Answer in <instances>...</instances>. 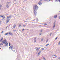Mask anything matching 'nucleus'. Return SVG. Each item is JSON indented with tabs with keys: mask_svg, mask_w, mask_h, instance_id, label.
Masks as SVG:
<instances>
[{
	"mask_svg": "<svg viewBox=\"0 0 60 60\" xmlns=\"http://www.w3.org/2000/svg\"><path fill=\"white\" fill-rule=\"evenodd\" d=\"M38 7L37 5L35 6L34 7L33 9L34 11V14L35 15H36L37 14V13L35 11L38 10Z\"/></svg>",
	"mask_w": 60,
	"mask_h": 60,
	"instance_id": "obj_1",
	"label": "nucleus"
},
{
	"mask_svg": "<svg viewBox=\"0 0 60 60\" xmlns=\"http://www.w3.org/2000/svg\"><path fill=\"white\" fill-rule=\"evenodd\" d=\"M2 42L3 44H5L6 46H7L8 45V42L6 41V39H4L3 41H2Z\"/></svg>",
	"mask_w": 60,
	"mask_h": 60,
	"instance_id": "obj_2",
	"label": "nucleus"
},
{
	"mask_svg": "<svg viewBox=\"0 0 60 60\" xmlns=\"http://www.w3.org/2000/svg\"><path fill=\"white\" fill-rule=\"evenodd\" d=\"M10 20V19H7L6 21V23H8L9 22V21Z\"/></svg>",
	"mask_w": 60,
	"mask_h": 60,
	"instance_id": "obj_3",
	"label": "nucleus"
},
{
	"mask_svg": "<svg viewBox=\"0 0 60 60\" xmlns=\"http://www.w3.org/2000/svg\"><path fill=\"white\" fill-rule=\"evenodd\" d=\"M0 17H1L3 18V19H4L5 18V17H4V15H0Z\"/></svg>",
	"mask_w": 60,
	"mask_h": 60,
	"instance_id": "obj_4",
	"label": "nucleus"
},
{
	"mask_svg": "<svg viewBox=\"0 0 60 60\" xmlns=\"http://www.w3.org/2000/svg\"><path fill=\"white\" fill-rule=\"evenodd\" d=\"M3 39H4L3 38H1L0 41V42H2V41H3Z\"/></svg>",
	"mask_w": 60,
	"mask_h": 60,
	"instance_id": "obj_5",
	"label": "nucleus"
},
{
	"mask_svg": "<svg viewBox=\"0 0 60 60\" xmlns=\"http://www.w3.org/2000/svg\"><path fill=\"white\" fill-rule=\"evenodd\" d=\"M16 26V25H15V24H14L13 26V27L12 28V29H13V28H15Z\"/></svg>",
	"mask_w": 60,
	"mask_h": 60,
	"instance_id": "obj_6",
	"label": "nucleus"
},
{
	"mask_svg": "<svg viewBox=\"0 0 60 60\" xmlns=\"http://www.w3.org/2000/svg\"><path fill=\"white\" fill-rule=\"evenodd\" d=\"M54 18L55 19H56L57 18V15H55L54 16Z\"/></svg>",
	"mask_w": 60,
	"mask_h": 60,
	"instance_id": "obj_7",
	"label": "nucleus"
},
{
	"mask_svg": "<svg viewBox=\"0 0 60 60\" xmlns=\"http://www.w3.org/2000/svg\"><path fill=\"white\" fill-rule=\"evenodd\" d=\"M9 34H10V35H13V34H12V33H11V32L9 33Z\"/></svg>",
	"mask_w": 60,
	"mask_h": 60,
	"instance_id": "obj_8",
	"label": "nucleus"
},
{
	"mask_svg": "<svg viewBox=\"0 0 60 60\" xmlns=\"http://www.w3.org/2000/svg\"><path fill=\"white\" fill-rule=\"evenodd\" d=\"M41 51H40L38 53V56H39V55H40V54H41Z\"/></svg>",
	"mask_w": 60,
	"mask_h": 60,
	"instance_id": "obj_9",
	"label": "nucleus"
},
{
	"mask_svg": "<svg viewBox=\"0 0 60 60\" xmlns=\"http://www.w3.org/2000/svg\"><path fill=\"white\" fill-rule=\"evenodd\" d=\"M2 45H3V44H2V43H0V46H2Z\"/></svg>",
	"mask_w": 60,
	"mask_h": 60,
	"instance_id": "obj_10",
	"label": "nucleus"
},
{
	"mask_svg": "<svg viewBox=\"0 0 60 60\" xmlns=\"http://www.w3.org/2000/svg\"><path fill=\"white\" fill-rule=\"evenodd\" d=\"M39 49L38 48L36 49V51L37 52H38V51H39Z\"/></svg>",
	"mask_w": 60,
	"mask_h": 60,
	"instance_id": "obj_11",
	"label": "nucleus"
},
{
	"mask_svg": "<svg viewBox=\"0 0 60 60\" xmlns=\"http://www.w3.org/2000/svg\"><path fill=\"white\" fill-rule=\"evenodd\" d=\"M55 23H54V26H53V28H54V27H55Z\"/></svg>",
	"mask_w": 60,
	"mask_h": 60,
	"instance_id": "obj_12",
	"label": "nucleus"
},
{
	"mask_svg": "<svg viewBox=\"0 0 60 60\" xmlns=\"http://www.w3.org/2000/svg\"><path fill=\"white\" fill-rule=\"evenodd\" d=\"M6 7L7 8H8L9 7V6L8 5H7L6 6Z\"/></svg>",
	"mask_w": 60,
	"mask_h": 60,
	"instance_id": "obj_13",
	"label": "nucleus"
},
{
	"mask_svg": "<svg viewBox=\"0 0 60 60\" xmlns=\"http://www.w3.org/2000/svg\"><path fill=\"white\" fill-rule=\"evenodd\" d=\"M60 45V42H59V43L58 44V45Z\"/></svg>",
	"mask_w": 60,
	"mask_h": 60,
	"instance_id": "obj_14",
	"label": "nucleus"
},
{
	"mask_svg": "<svg viewBox=\"0 0 60 60\" xmlns=\"http://www.w3.org/2000/svg\"><path fill=\"white\" fill-rule=\"evenodd\" d=\"M8 34H9L8 33H7L6 34H5V35H8Z\"/></svg>",
	"mask_w": 60,
	"mask_h": 60,
	"instance_id": "obj_15",
	"label": "nucleus"
},
{
	"mask_svg": "<svg viewBox=\"0 0 60 60\" xmlns=\"http://www.w3.org/2000/svg\"><path fill=\"white\" fill-rule=\"evenodd\" d=\"M13 48V46L12 45L11 46V49H12Z\"/></svg>",
	"mask_w": 60,
	"mask_h": 60,
	"instance_id": "obj_16",
	"label": "nucleus"
},
{
	"mask_svg": "<svg viewBox=\"0 0 60 60\" xmlns=\"http://www.w3.org/2000/svg\"><path fill=\"white\" fill-rule=\"evenodd\" d=\"M43 59H44V60H46V59L44 57L43 58Z\"/></svg>",
	"mask_w": 60,
	"mask_h": 60,
	"instance_id": "obj_17",
	"label": "nucleus"
},
{
	"mask_svg": "<svg viewBox=\"0 0 60 60\" xmlns=\"http://www.w3.org/2000/svg\"><path fill=\"white\" fill-rule=\"evenodd\" d=\"M11 45V43H9V46Z\"/></svg>",
	"mask_w": 60,
	"mask_h": 60,
	"instance_id": "obj_18",
	"label": "nucleus"
},
{
	"mask_svg": "<svg viewBox=\"0 0 60 60\" xmlns=\"http://www.w3.org/2000/svg\"><path fill=\"white\" fill-rule=\"evenodd\" d=\"M44 25H45V26H46V25H47V24L45 23V24H44Z\"/></svg>",
	"mask_w": 60,
	"mask_h": 60,
	"instance_id": "obj_19",
	"label": "nucleus"
},
{
	"mask_svg": "<svg viewBox=\"0 0 60 60\" xmlns=\"http://www.w3.org/2000/svg\"><path fill=\"white\" fill-rule=\"evenodd\" d=\"M58 0H55V2H57V1H58Z\"/></svg>",
	"mask_w": 60,
	"mask_h": 60,
	"instance_id": "obj_20",
	"label": "nucleus"
},
{
	"mask_svg": "<svg viewBox=\"0 0 60 60\" xmlns=\"http://www.w3.org/2000/svg\"><path fill=\"white\" fill-rule=\"evenodd\" d=\"M19 27H20V26H21V25L20 24H19Z\"/></svg>",
	"mask_w": 60,
	"mask_h": 60,
	"instance_id": "obj_21",
	"label": "nucleus"
},
{
	"mask_svg": "<svg viewBox=\"0 0 60 60\" xmlns=\"http://www.w3.org/2000/svg\"><path fill=\"white\" fill-rule=\"evenodd\" d=\"M49 44H47V45H46V46H48Z\"/></svg>",
	"mask_w": 60,
	"mask_h": 60,
	"instance_id": "obj_22",
	"label": "nucleus"
},
{
	"mask_svg": "<svg viewBox=\"0 0 60 60\" xmlns=\"http://www.w3.org/2000/svg\"><path fill=\"white\" fill-rule=\"evenodd\" d=\"M41 49H42V50H44V49L42 48Z\"/></svg>",
	"mask_w": 60,
	"mask_h": 60,
	"instance_id": "obj_23",
	"label": "nucleus"
},
{
	"mask_svg": "<svg viewBox=\"0 0 60 60\" xmlns=\"http://www.w3.org/2000/svg\"><path fill=\"white\" fill-rule=\"evenodd\" d=\"M15 31H16V30H13V32H15Z\"/></svg>",
	"mask_w": 60,
	"mask_h": 60,
	"instance_id": "obj_24",
	"label": "nucleus"
},
{
	"mask_svg": "<svg viewBox=\"0 0 60 60\" xmlns=\"http://www.w3.org/2000/svg\"><path fill=\"white\" fill-rule=\"evenodd\" d=\"M1 23H2V22L1 21H0V25H1Z\"/></svg>",
	"mask_w": 60,
	"mask_h": 60,
	"instance_id": "obj_25",
	"label": "nucleus"
},
{
	"mask_svg": "<svg viewBox=\"0 0 60 60\" xmlns=\"http://www.w3.org/2000/svg\"><path fill=\"white\" fill-rule=\"evenodd\" d=\"M0 7H2V6L1 5H0Z\"/></svg>",
	"mask_w": 60,
	"mask_h": 60,
	"instance_id": "obj_26",
	"label": "nucleus"
},
{
	"mask_svg": "<svg viewBox=\"0 0 60 60\" xmlns=\"http://www.w3.org/2000/svg\"><path fill=\"white\" fill-rule=\"evenodd\" d=\"M55 39V40H57V37Z\"/></svg>",
	"mask_w": 60,
	"mask_h": 60,
	"instance_id": "obj_27",
	"label": "nucleus"
},
{
	"mask_svg": "<svg viewBox=\"0 0 60 60\" xmlns=\"http://www.w3.org/2000/svg\"><path fill=\"white\" fill-rule=\"evenodd\" d=\"M54 56H56V57H57V56H56V55H54Z\"/></svg>",
	"mask_w": 60,
	"mask_h": 60,
	"instance_id": "obj_28",
	"label": "nucleus"
},
{
	"mask_svg": "<svg viewBox=\"0 0 60 60\" xmlns=\"http://www.w3.org/2000/svg\"><path fill=\"white\" fill-rule=\"evenodd\" d=\"M23 27H25L26 26V25H23Z\"/></svg>",
	"mask_w": 60,
	"mask_h": 60,
	"instance_id": "obj_29",
	"label": "nucleus"
},
{
	"mask_svg": "<svg viewBox=\"0 0 60 60\" xmlns=\"http://www.w3.org/2000/svg\"><path fill=\"white\" fill-rule=\"evenodd\" d=\"M10 18V17H7V19H8V18Z\"/></svg>",
	"mask_w": 60,
	"mask_h": 60,
	"instance_id": "obj_30",
	"label": "nucleus"
},
{
	"mask_svg": "<svg viewBox=\"0 0 60 60\" xmlns=\"http://www.w3.org/2000/svg\"><path fill=\"white\" fill-rule=\"evenodd\" d=\"M43 39H41V41H43Z\"/></svg>",
	"mask_w": 60,
	"mask_h": 60,
	"instance_id": "obj_31",
	"label": "nucleus"
},
{
	"mask_svg": "<svg viewBox=\"0 0 60 60\" xmlns=\"http://www.w3.org/2000/svg\"><path fill=\"white\" fill-rule=\"evenodd\" d=\"M11 46H10L9 48V49H11Z\"/></svg>",
	"mask_w": 60,
	"mask_h": 60,
	"instance_id": "obj_32",
	"label": "nucleus"
},
{
	"mask_svg": "<svg viewBox=\"0 0 60 60\" xmlns=\"http://www.w3.org/2000/svg\"><path fill=\"white\" fill-rule=\"evenodd\" d=\"M59 18L60 19V16L59 17Z\"/></svg>",
	"mask_w": 60,
	"mask_h": 60,
	"instance_id": "obj_33",
	"label": "nucleus"
},
{
	"mask_svg": "<svg viewBox=\"0 0 60 60\" xmlns=\"http://www.w3.org/2000/svg\"><path fill=\"white\" fill-rule=\"evenodd\" d=\"M59 2H60V0H58Z\"/></svg>",
	"mask_w": 60,
	"mask_h": 60,
	"instance_id": "obj_34",
	"label": "nucleus"
},
{
	"mask_svg": "<svg viewBox=\"0 0 60 60\" xmlns=\"http://www.w3.org/2000/svg\"><path fill=\"white\" fill-rule=\"evenodd\" d=\"M49 0H45V1H48Z\"/></svg>",
	"mask_w": 60,
	"mask_h": 60,
	"instance_id": "obj_35",
	"label": "nucleus"
},
{
	"mask_svg": "<svg viewBox=\"0 0 60 60\" xmlns=\"http://www.w3.org/2000/svg\"><path fill=\"white\" fill-rule=\"evenodd\" d=\"M35 38L34 40H35V39H36V38Z\"/></svg>",
	"mask_w": 60,
	"mask_h": 60,
	"instance_id": "obj_36",
	"label": "nucleus"
},
{
	"mask_svg": "<svg viewBox=\"0 0 60 60\" xmlns=\"http://www.w3.org/2000/svg\"><path fill=\"white\" fill-rule=\"evenodd\" d=\"M42 30H41L40 31H41V32H42Z\"/></svg>",
	"mask_w": 60,
	"mask_h": 60,
	"instance_id": "obj_37",
	"label": "nucleus"
},
{
	"mask_svg": "<svg viewBox=\"0 0 60 60\" xmlns=\"http://www.w3.org/2000/svg\"><path fill=\"white\" fill-rule=\"evenodd\" d=\"M1 33H3V31H2L1 32Z\"/></svg>",
	"mask_w": 60,
	"mask_h": 60,
	"instance_id": "obj_38",
	"label": "nucleus"
},
{
	"mask_svg": "<svg viewBox=\"0 0 60 60\" xmlns=\"http://www.w3.org/2000/svg\"><path fill=\"white\" fill-rule=\"evenodd\" d=\"M0 10H2V9L1 8H0Z\"/></svg>",
	"mask_w": 60,
	"mask_h": 60,
	"instance_id": "obj_39",
	"label": "nucleus"
},
{
	"mask_svg": "<svg viewBox=\"0 0 60 60\" xmlns=\"http://www.w3.org/2000/svg\"><path fill=\"white\" fill-rule=\"evenodd\" d=\"M24 30H25L24 29L22 30V31H23Z\"/></svg>",
	"mask_w": 60,
	"mask_h": 60,
	"instance_id": "obj_40",
	"label": "nucleus"
},
{
	"mask_svg": "<svg viewBox=\"0 0 60 60\" xmlns=\"http://www.w3.org/2000/svg\"><path fill=\"white\" fill-rule=\"evenodd\" d=\"M34 41L35 42H36V40H35Z\"/></svg>",
	"mask_w": 60,
	"mask_h": 60,
	"instance_id": "obj_41",
	"label": "nucleus"
},
{
	"mask_svg": "<svg viewBox=\"0 0 60 60\" xmlns=\"http://www.w3.org/2000/svg\"><path fill=\"white\" fill-rule=\"evenodd\" d=\"M41 35V34H40V35Z\"/></svg>",
	"mask_w": 60,
	"mask_h": 60,
	"instance_id": "obj_42",
	"label": "nucleus"
},
{
	"mask_svg": "<svg viewBox=\"0 0 60 60\" xmlns=\"http://www.w3.org/2000/svg\"><path fill=\"white\" fill-rule=\"evenodd\" d=\"M7 27H8V26H7L6 28H7Z\"/></svg>",
	"mask_w": 60,
	"mask_h": 60,
	"instance_id": "obj_43",
	"label": "nucleus"
},
{
	"mask_svg": "<svg viewBox=\"0 0 60 60\" xmlns=\"http://www.w3.org/2000/svg\"><path fill=\"white\" fill-rule=\"evenodd\" d=\"M41 4V3H40V5Z\"/></svg>",
	"mask_w": 60,
	"mask_h": 60,
	"instance_id": "obj_44",
	"label": "nucleus"
},
{
	"mask_svg": "<svg viewBox=\"0 0 60 60\" xmlns=\"http://www.w3.org/2000/svg\"><path fill=\"white\" fill-rule=\"evenodd\" d=\"M0 38H1V35H0Z\"/></svg>",
	"mask_w": 60,
	"mask_h": 60,
	"instance_id": "obj_45",
	"label": "nucleus"
},
{
	"mask_svg": "<svg viewBox=\"0 0 60 60\" xmlns=\"http://www.w3.org/2000/svg\"><path fill=\"white\" fill-rule=\"evenodd\" d=\"M15 1H16V0H15Z\"/></svg>",
	"mask_w": 60,
	"mask_h": 60,
	"instance_id": "obj_46",
	"label": "nucleus"
},
{
	"mask_svg": "<svg viewBox=\"0 0 60 60\" xmlns=\"http://www.w3.org/2000/svg\"><path fill=\"white\" fill-rule=\"evenodd\" d=\"M10 25H11V24H10L9 26H10Z\"/></svg>",
	"mask_w": 60,
	"mask_h": 60,
	"instance_id": "obj_47",
	"label": "nucleus"
},
{
	"mask_svg": "<svg viewBox=\"0 0 60 60\" xmlns=\"http://www.w3.org/2000/svg\"><path fill=\"white\" fill-rule=\"evenodd\" d=\"M41 49V48H39V49Z\"/></svg>",
	"mask_w": 60,
	"mask_h": 60,
	"instance_id": "obj_48",
	"label": "nucleus"
},
{
	"mask_svg": "<svg viewBox=\"0 0 60 60\" xmlns=\"http://www.w3.org/2000/svg\"><path fill=\"white\" fill-rule=\"evenodd\" d=\"M39 60H40V59H39Z\"/></svg>",
	"mask_w": 60,
	"mask_h": 60,
	"instance_id": "obj_49",
	"label": "nucleus"
}]
</instances>
